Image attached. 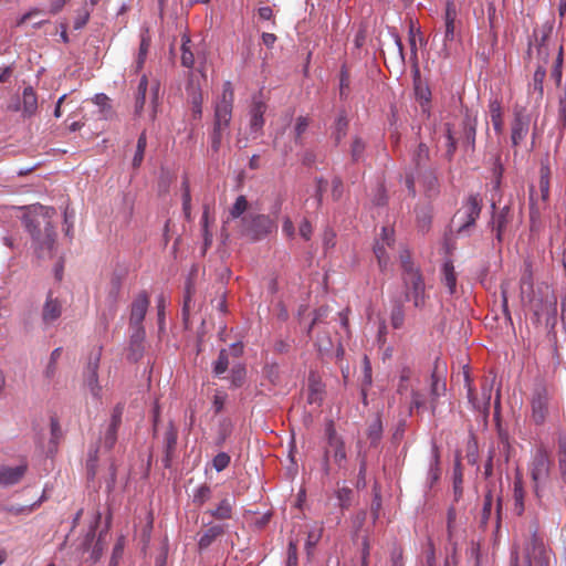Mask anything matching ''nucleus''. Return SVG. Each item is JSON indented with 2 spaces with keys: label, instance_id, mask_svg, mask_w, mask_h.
<instances>
[{
  "label": "nucleus",
  "instance_id": "43",
  "mask_svg": "<svg viewBox=\"0 0 566 566\" xmlns=\"http://www.w3.org/2000/svg\"><path fill=\"white\" fill-rule=\"evenodd\" d=\"M373 492H374V497H373V501L370 504V514L373 516V523L375 524L377 522V520L379 518L381 506H382L381 494H380L378 483L374 484Z\"/></svg>",
  "mask_w": 566,
  "mask_h": 566
},
{
  "label": "nucleus",
  "instance_id": "54",
  "mask_svg": "<svg viewBox=\"0 0 566 566\" xmlns=\"http://www.w3.org/2000/svg\"><path fill=\"white\" fill-rule=\"evenodd\" d=\"M310 125V119L305 116H298L294 126V139L298 145L303 144L302 136Z\"/></svg>",
  "mask_w": 566,
  "mask_h": 566
},
{
  "label": "nucleus",
  "instance_id": "18",
  "mask_svg": "<svg viewBox=\"0 0 566 566\" xmlns=\"http://www.w3.org/2000/svg\"><path fill=\"white\" fill-rule=\"evenodd\" d=\"M177 439H178V430L177 428L170 422L164 437V443H165V457L163 459V463L165 468H170L172 459L175 457L176 447H177Z\"/></svg>",
  "mask_w": 566,
  "mask_h": 566
},
{
  "label": "nucleus",
  "instance_id": "24",
  "mask_svg": "<svg viewBox=\"0 0 566 566\" xmlns=\"http://www.w3.org/2000/svg\"><path fill=\"white\" fill-rule=\"evenodd\" d=\"M62 313V304L57 298H54L52 296V293L50 292L48 294L45 304L42 310V319L44 323L50 324L54 321H56Z\"/></svg>",
  "mask_w": 566,
  "mask_h": 566
},
{
  "label": "nucleus",
  "instance_id": "38",
  "mask_svg": "<svg viewBox=\"0 0 566 566\" xmlns=\"http://www.w3.org/2000/svg\"><path fill=\"white\" fill-rule=\"evenodd\" d=\"M148 87V80L146 75H143L139 84L137 86L136 101H135V113L140 114L145 102H146V93Z\"/></svg>",
  "mask_w": 566,
  "mask_h": 566
},
{
  "label": "nucleus",
  "instance_id": "12",
  "mask_svg": "<svg viewBox=\"0 0 566 566\" xmlns=\"http://www.w3.org/2000/svg\"><path fill=\"white\" fill-rule=\"evenodd\" d=\"M492 209L493 214L489 226L491 227L492 231L495 232V240L497 243L502 244L506 228L513 219L512 209L510 206H504L499 211H495V203H492Z\"/></svg>",
  "mask_w": 566,
  "mask_h": 566
},
{
  "label": "nucleus",
  "instance_id": "48",
  "mask_svg": "<svg viewBox=\"0 0 566 566\" xmlns=\"http://www.w3.org/2000/svg\"><path fill=\"white\" fill-rule=\"evenodd\" d=\"M492 506H493V494L492 490L488 489L484 501H483V507H482V515H481V525L485 526L491 517L492 514Z\"/></svg>",
  "mask_w": 566,
  "mask_h": 566
},
{
  "label": "nucleus",
  "instance_id": "2",
  "mask_svg": "<svg viewBox=\"0 0 566 566\" xmlns=\"http://www.w3.org/2000/svg\"><path fill=\"white\" fill-rule=\"evenodd\" d=\"M124 409L125 405L123 402L116 403L112 410L109 422L99 433V444L90 451L86 460V473L88 480H93L97 473L99 447L105 451H111L115 447L117 442V431L122 424Z\"/></svg>",
  "mask_w": 566,
  "mask_h": 566
},
{
  "label": "nucleus",
  "instance_id": "9",
  "mask_svg": "<svg viewBox=\"0 0 566 566\" xmlns=\"http://www.w3.org/2000/svg\"><path fill=\"white\" fill-rule=\"evenodd\" d=\"M551 32L552 28L543 27L541 29H535L533 32L534 41L531 40L528 43L527 55L531 56L533 48H535L538 60L537 64H544V67H546L549 57V49L547 41L551 35Z\"/></svg>",
  "mask_w": 566,
  "mask_h": 566
},
{
  "label": "nucleus",
  "instance_id": "13",
  "mask_svg": "<svg viewBox=\"0 0 566 566\" xmlns=\"http://www.w3.org/2000/svg\"><path fill=\"white\" fill-rule=\"evenodd\" d=\"M531 116L525 107L516 106L514 108V119L512 122L511 139L514 146H517L528 134Z\"/></svg>",
  "mask_w": 566,
  "mask_h": 566
},
{
  "label": "nucleus",
  "instance_id": "5",
  "mask_svg": "<svg viewBox=\"0 0 566 566\" xmlns=\"http://www.w3.org/2000/svg\"><path fill=\"white\" fill-rule=\"evenodd\" d=\"M406 289V301H412L415 307L421 308L426 304V284L419 268L406 264V274H401Z\"/></svg>",
  "mask_w": 566,
  "mask_h": 566
},
{
  "label": "nucleus",
  "instance_id": "1",
  "mask_svg": "<svg viewBox=\"0 0 566 566\" xmlns=\"http://www.w3.org/2000/svg\"><path fill=\"white\" fill-rule=\"evenodd\" d=\"M56 211L52 207L32 206L23 214L22 222L32 238L39 258L52 256L56 232L52 219Z\"/></svg>",
  "mask_w": 566,
  "mask_h": 566
},
{
  "label": "nucleus",
  "instance_id": "64",
  "mask_svg": "<svg viewBox=\"0 0 566 566\" xmlns=\"http://www.w3.org/2000/svg\"><path fill=\"white\" fill-rule=\"evenodd\" d=\"M35 504L30 506H19V505H3L1 510L6 513L20 515V514H29L32 512Z\"/></svg>",
  "mask_w": 566,
  "mask_h": 566
},
{
  "label": "nucleus",
  "instance_id": "21",
  "mask_svg": "<svg viewBox=\"0 0 566 566\" xmlns=\"http://www.w3.org/2000/svg\"><path fill=\"white\" fill-rule=\"evenodd\" d=\"M27 469V464H20L14 468L1 465L0 485L10 486L19 483L24 476Z\"/></svg>",
  "mask_w": 566,
  "mask_h": 566
},
{
  "label": "nucleus",
  "instance_id": "36",
  "mask_svg": "<svg viewBox=\"0 0 566 566\" xmlns=\"http://www.w3.org/2000/svg\"><path fill=\"white\" fill-rule=\"evenodd\" d=\"M446 392V382L442 381L436 371L432 373L431 375V396H432V400H431V409L432 411H434L436 407H437V399L444 395Z\"/></svg>",
  "mask_w": 566,
  "mask_h": 566
},
{
  "label": "nucleus",
  "instance_id": "53",
  "mask_svg": "<svg viewBox=\"0 0 566 566\" xmlns=\"http://www.w3.org/2000/svg\"><path fill=\"white\" fill-rule=\"evenodd\" d=\"M353 495V490L347 486H342L337 489L336 497L338 500L339 506L343 510L348 509L352 505Z\"/></svg>",
  "mask_w": 566,
  "mask_h": 566
},
{
  "label": "nucleus",
  "instance_id": "11",
  "mask_svg": "<svg viewBox=\"0 0 566 566\" xmlns=\"http://www.w3.org/2000/svg\"><path fill=\"white\" fill-rule=\"evenodd\" d=\"M455 132V129H453ZM458 140L461 142L462 147L465 151H473L475 148V136H476V118L472 116L468 111L465 112L460 129L457 130Z\"/></svg>",
  "mask_w": 566,
  "mask_h": 566
},
{
  "label": "nucleus",
  "instance_id": "51",
  "mask_svg": "<svg viewBox=\"0 0 566 566\" xmlns=\"http://www.w3.org/2000/svg\"><path fill=\"white\" fill-rule=\"evenodd\" d=\"M50 428H51V440H50L49 451L52 452L53 450L56 449V446H57L60 439L62 438V430H61L59 420L55 418H51Z\"/></svg>",
  "mask_w": 566,
  "mask_h": 566
},
{
  "label": "nucleus",
  "instance_id": "45",
  "mask_svg": "<svg viewBox=\"0 0 566 566\" xmlns=\"http://www.w3.org/2000/svg\"><path fill=\"white\" fill-rule=\"evenodd\" d=\"M249 202L247 197L241 195L235 199V202L229 210V214L232 219H239L244 217L243 213L247 211Z\"/></svg>",
  "mask_w": 566,
  "mask_h": 566
},
{
  "label": "nucleus",
  "instance_id": "17",
  "mask_svg": "<svg viewBox=\"0 0 566 566\" xmlns=\"http://www.w3.org/2000/svg\"><path fill=\"white\" fill-rule=\"evenodd\" d=\"M458 12L455 4L452 1H448L446 4V12H444V57L449 55V52L447 50L448 42H451L454 40V31H455V19H457Z\"/></svg>",
  "mask_w": 566,
  "mask_h": 566
},
{
  "label": "nucleus",
  "instance_id": "58",
  "mask_svg": "<svg viewBox=\"0 0 566 566\" xmlns=\"http://www.w3.org/2000/svg\"><path fill=\"white\" fill-rule=\"evenodd\" d=\"M211 497V488L208 484L200 485L193 493V503L201 506Z\"/></svg>",
  "mask_w": 566,
  "mask_h": 566
},
{
  "label": "nucleus",
  "instance_id": "57",
  "mask_svg": "<svg viewBox=\"0 0 566 566\" xmlns=\"http://www.w3.org/2000/svg\"><path fill=\"white\" fill-rule=\"evenodd\" d=\"M545 76H546V67H544V64H537V67L533 75V88L539 95H543V82H544Z\"/></svg>",
  "mask_w": 566,
  "mask_h": 566
},
{
  "label": "nucleus",
  "instance_id": "15",
  "mask_svg": "<svg viewBox=\"0 0 566 566\" xmlns=\"http://www.w3.org/2000/svg\"><path fill=\"white\" fill-rule=\"evenodd\" d=\"M149 306V297L145 291L140 292L132 303L129 328L144 327L143 322L145 319L147 310Z\"/></svg>",
  "mask_w": 566,
  "mask_h": 566
},
{
  "label": "nucleus",
  "instance_id": "61",
  "mask_svg": "<svg viewBox=\"0 0 566 566\" xmlns=\"http://www.w3.org/2000/svg\"><path fill=\"white\" fill-rule=\"evenodd\" d=\"M558 468L560 474L566 476V439L558 440Z\"/></svg>",
  "mask_w": 566,
  "mask_h": 566
},
{
  "label": "nucleus",
  "instance_id": "62",
  "mask_svg": "<svg viewBox=\"0 0 566 566\" xmlns=\"http://www.w3.org/2000/svg\"><path fill=\"white\" fill-rule=\"evenodd\" d=\"M191 284L188 283L187 284V287H186V294H185V298H184V305H182V319H184V323L186 326H188V322H189V313H190V307H191Z\"/></svg>",
  "mask_w": 566,
  "mask_h": 566
},
{
  "label": "nucleus",
  "instance_id": "10",
  "mask_svg": "<svg viewBox=\"0 0 566 566\" xmlns=\"http://www.w3.org/2000/svg\"><path fill=\"white\" fill-rule=\"evenodd\" d=\"M329 458L333 459L339 470L346 472L347 453L344 441H336V443L329 444L324 451L322 471L325 475L331 473Z\"/></svg>",
  "mask_w": 566,
  "mask_h": 566
},
{
  "label": "nucleus",
  "instance_id": "35",
  "mask_svg": "<svg viewBox=\"0 0 566 566\" xmlns=\"http://www.w3.org/2000/svg\"><path fill=\"white\" fill-rule=\"evenodd\" d=\"M405 323V310L401 300H396L390 314V324L395 329H399Z\"/></svg>",
  "mask_w": 566,
  "mask_h": 566
},
{
  "label": "nucleus",
  "instance_id": "19",
  "mask_svg": "<svg viewBox=\"0 0 566 566\" xmlns=\"http://www.w3.org/2000/svg\"><path fill=\"white\" fill-rule=\"evenodd\" d=\"M417 179L423 187V190L428 197L437 196L439 192V180L437 177L436 168L431 167L429 169L421 170L416 172Z\"/></svg>",
  "mask_w": 566,
  "mask_h": 566
},
{
  "label": "nucleus",
  "instance_id": "16",
  "mask_svg": "<svg viewBox=\"0 0 566 566\" xmlns=\"http://www.w3.org/2000/svg\"><path fill=\"white\" fill-rule=\"evenodd\" d=\"M266 104L260 96H253L252 105L250 108V129L252 133H261L264 126V113Z\"/></svg>",
  "mask_w": 566,
  "mask_h": 566
},
{
  "label": "nucleus",
  "instance_id": "23",
  "mask_svg": "<svg viewBox=\"0 0 566 566\" xmlns=\"http://www.w3.org/2000/svg\"><path fill=\"white\" fill-rule=\"evenodd\" d=\"M227 532L226 524H212L202 534L198 541L200 551L207 549L218 537H221Z\"/></svg>",
  "mask_w": 566,
  "mask_h": 566
},
{
  "label": "nucleus",
  "instance_id": "22",
  "mask_svg": "<svg viewBox=\"0 0 566 566\" xmlns=\"http://www.w3.org/2000/svg\"><path fill=\"white\" fill-rule=\"evenodd\" d=\"M130 342H129V353L128 359L133 361H137L143 357L144 354V338H145V329L144 327L130 328Z\"/></svg>",
  "mask_w": 566,
  "mask_h": 566
},
{
  "label": "nucleus",
  "instance_id": "34",
  "mask_svg": "<svg viewBox=\"0 0 566 566\" xmlns=\"http://www.w3.org/2000/svg\"><path fill=\"white\" fill-rule=\"evenodd\" d=\"M365 151H366L365 140L359 136L353 137L350 148H349L352 163L357 164V163L364 161Z\"/></svg>",
  "mask_w": 566,
  "mask_h": 566
},
{
  "label": "nucleus",
  "instance_id": "37",
  "mask_svg": "<svg viewBox=\"0 0 566 566\" xmlns=\"http://www.w3.org/2000/svg\"><path fill=\"white\" fill-rule=\"evenodd\" d=\"M447 150L446 158L451 161L458 147V133L454 132L449 124L446 125Z\"/></svg>",
  "mask_w": 566,
  "mask_h": 566
},
{
  "label": "nucleus",
  "instance_id": "32",
  "mask_svg": "<svg viewBox=\"0 0 566 566\" xmlns=\"http://www.w3.org/2000/svg\"><path fill=\"white\" fill-rule=\"evenodd\" d=\"M382 422L379 415L376 416V418L369 423L367 429V438L370 441V447L376 448L382 437Z\"/></svg>",
  "mask_w": 566,
  "mask_h": 566
},
{
  "label": "nucleus",
  "instance_id": "52",
  "mask_svg": "<svg viewBox=\"0 0 566 566\" xmlns=\"http://www.w3.org/2000/svg\"><path fill=\"white\" fill-rule=\"evenodd\" d=\"M462 483H463V474H462L460 464L458 463L454 468V473H453V493H454L455 502H458L462 496V493H463Z\"/></svg>",
  "mask_w": 566,
  "mask_h": 566
},
{
  "label": "nucleus",
  "instance_id": "27",
  "mask_svg": "<svg viewBox=\"0 0 566 566\" xmlns=\"http://www.w3.org/2000/svg\"><path fill=\"white\" fill-rule=\"evenodd\" d=\"M206 514H209L211 517L218 521L230 520L233 516V503L230 499H222L216 509L208 510Z\"/></svg>",
  "mask_w": 566,
  "mask_h": 566
},
{
  "label": "nucleus",
  "instance_id": "42",
  "mask_svg": "<svg viewBox=\"0 0 566 566\" xmlns=\"http://www.w3.org/2000/svg\"><path fill=\"white\" fill-rule=\"evenodd\" d=\"M232 429H233V424L231 422L230 419L228 418H223L220 422H219V428H218V437H217V440H216V444L218 447H222L223 443L226 442V440L230 437V434L232 433Z\"/></svg>",
  "mask_w": 566,
  "mask_h": 566
},
{
  "label": "nucleus",
  "instance_id": "26",
  "mask_svg": "<svg viewBox=\"0 0 566 566\" xmlns=\"http://www.w3.org/2000/svg\"><path fill=\"white\" fill-rule=\"evenodd\" d=\"M549 180H551V169L548 159L542 160L539 168V180L538 188L541 192V200L543 203H546L549 198Z\"/></svg>",
  "mask_w": 566,
  "mask_h": 566
},
{
  "label": "nucleus",
  "instance_id": "7",
  "mask_svg": "<svg viewBox=\"0 0 566 566\" xmlns=\"http://www.w3.org/2000/svg\"><path fill=\"white\" fill-rule=\"evenodd\" d=\"M551 460L545 449L539 448L532 461L531 476L534 482V493L538 502H541V486L545 484L549 478Z\"/></svg>",
  "mask_w": 566,
  "mask_h": 566
},
{
  "label": "nucleus",
  "instance_id": "31",
  "mask_svg": "<svg viewBox=\"0 0 566 566\" xmlns=\"http://www.w3.org/2000/svg\"><path fill=\"white\" fill-rule=\"evenodd\" d=\"M441 469H440V454L437 447L432 449V455L428 469V485L432 488L436 482L440 479Z\"/></svg>",
  "mask_w": 566,
  "mask_h": 566
},
{
  "label": "nucleus",
  "instance_id": "60",
  "mask_svg": "<svg viewBox=\"0 0 566 566\" xmlns=\"http://www.w3.org/2000/svg\"><path fill=\"white\" fill-rule=\"evenodd\" d=\"M491 119L495 130H501L502 128V113L501 105L499 102L494 101L490 105Z\"/></svg>",
  "mask_w": 566,
  "mask_h": 566
},
{
  "label": "nucleus",
  "instance_id": "55",
  "mask_svg": "<svg viewBox=\"0 0 566 566\" xmlns=\"http://www.w3.org/2000/svg\"><path fill=\"white\" fill-rule=\"evenodd\" d=\"M374 253L377 258L378 265H379L380 270L385 271L389 263V256L387 254L385 244L380 243V242H376V244L374 247Z\"/></svg>",
  "mask_w": 566,
  "mask_h": 566
},
{
  "label": "nucleus",
  "instance_id": "39",
  "mask_svg": "<svg viewBox=\"0 0 566 566\" xmlns=\"http://www.w3.org/2000/svg\"><path fill=\"white\" fill-rule=\"evenodd\" d=\"M357 460L359 462V471H358V475H357L356 488L358 490H363L367 485V482H366L367 454H366V452L358 451L357 452Z\"/></svg>",
  "mask_w": 566,
  "mask_h": 566
},
{
  "label": "nucleus",
  "instance_id": "4",
  "mask_svg": "<svg viewBox=\"0 0 566 566\" xmlns=\"http://www.w3.org/2000/svg\"><path fill=\"white\" fill-rule=\"evenodd\" d=\"M276 230V223L266 214L248 213L241 218V234L252 241H260Z\"/></svg>",
  "mask_w": 566,
  "mask_h": 566
},
{
  "label": "nucleus",
  "instance_id": "46",
  "mask_svg": "<svg viewBox=\"0 0 566 566\" xmlns=\"http://www.w3.org/2000/svg\"><path fill=\"white\" fill-rule=\"evenodd\" d=\"M147 146L146 133L143 132L137 140L136 151L133 158V167L137 168L142 165L144 159L145 149Z\"/></svg>",
  "mask_w": 566,
  "mask_h": 566
},
{
  "label": "nucleus",
  "instance_id": "41",
  "mask_svg": "<svg viewBox=\"0 0 566 566\" xmlns=\"http://www.w3.org/2000/svg\"><path fill=\"white\" fill-rule=\"evenodd\" d=\"M190 38L188 35H182V43H181V65L191 69L195 64V56L191 52L189 44Z\"/></svg>",
  "mask_w": 566,
  "mask_h": 566
},
{
  "label": "nucleus",
  "instance_id": "56",
  "mask_svg": "<svg viewBox=\"0 0 566 566\" xmlns=\"http://www.w3.org/2000/svg\"><path fill=\"white\" fill-rule=\"evenodd\" d=\"M190 102H191V111H192L193 118L195 119L201 118V114H202L201 92L198 90H192L191 96H190Z\"/></svg>",
  "mask_w": 566,
  "mask_h": 566
},
{
  "label": "nucleus",
  "instance_id": "3",
  "mask_svg": "<svg viewBox=\"0 0 566 566\" xmlns=\"http://www.w3.org/2000/svg\"><path fill=\"white\" fill-rule=\"evenodd\" d=\"M234 92L231 82H226L222 94L214 106L213 129L210 135L211 150L217 154L220 150L223 133L228 129L233 108Z\"/></svg>",
  "mask_w": 566,
  "mask_h": 566
},
{
  "label": "nucleus",
  "instance_id": "50",
  "mask_svg": "<svg viewBox=\"0 0 566 566\" xmlns=\"http://www.w3.org/2000/svg\"><path fill=\"white\" fill-rule=\"evenodd\" d=\"M181 188H182V210H184L185 217L187 219H190L191 195H190L189 181L187 178H185L182 180Z\"/></svg>",
  "mask_w": 566,
  "mask_h": 566
},
{
  "label": "nucleus",
  "instance_id": "49",
  "mask_svg": "<svg viewBox=\"0 0 566 566\" xmlns=\"http://www.w3.org/2000/svg\"><path fill=\"white\" fill-rule=\"evenodd\" d=\"M99 520H101V514L98 513L95 517L94 524L91 525L90 531L85 535V537L80 546V549L82 551V553H86L92 548V546L94 544V539H95L96 526H97Z\"/></svg>",
  "mask_w": 566,
  "mask_h": 566
},
{
  "label": "nucleus",
  "instance_id": "28",
  "mask_svg": "<svg viewBox=\"0 0 566 566\" xmlns=\"http://www.w3.org/2000/svg\"><path fill=\"white\" fill-rule=\"evenodd\" d=\"M441 281L448 287L449 293L452 295L457 290V273L452 261L448 260L442 264Z\"/></svg>",
  "mask_w": 566,
  "mask_h": 566
},
{
  "label": "nucleus",
  "instance_id": "29",
  "mask_svg": "<svg viewBox=\"0 0 566 566\" xmlns=\"http://www.w3.org/2000/svg\"><path fill=\"white\" fill-rule=\"evenodd\" d=\"M524 499L525 491L523 488V482L520 478H516L513 488V512L517 516H521L525 511Z\"/></svg>",
  "mask_w": 566,
  "mask_h": 566
},
{
  "label": "nucleus",
  "instance_id": "33",
  "mask_svg": "<svg viewBox=\"0 0 566 566\" xmlns=\"http://www.w3.org/2000/svg\"><path fill=\"white\" fill-rule=\"evenodd\" d=\"M120 289H122L120 279L118 276L112 277L108 294L106 297V302L108 303L109 311H111L112 315H114V313L116 311V304L119 298Z\"/></svg>",
  "mask_w": 566,
  "mask_h": 566
},
{
  "label": "nucleus",
  "instance_id": "14",
  "mask_svg": "<svg viewBox=\"0 0 566 566\" xmlns=\"http://www.w3.org/2000/svg\"><path fill=\"white\" fill-rule=\"evenodd\" d=\"M548 413V396L544 387L535 389L532 398V420L536 424L544 423Z\"/></svg>",
  "mask_w": 566,
  "mask_h": 566
},
{
  "label": "nucleus",
  "instance_id": "63",
  "mask_svg": "<svg viewBox=\"0 0 566 566\" xmlns=\"http://www.w3.org/2000/svg\"><path fill=\"white\" fill-rule=\"evenodd\" d=\"M230 455L226 452H219L212 460V465L217 472L223 471L230 463Z\"/></svg>",
  "mask_w": 566,
  "mask_h": 566
},
{
  "label": "nucleus",
  "instance_id": "30",
  "mask_svg": "<svg viewBox=\"0 0 566 566\" xmlns=\"http://www.w3.org/2000/svg\"><path fill=\"white\" fill-rule=\"evenodd\" d=\"M348 125H349L348 118H347L345 112L343 111L338 114V116L333 125L332 137H333L336 146H338L340 144V142L343 140V138L347 135Z\"/></svg>",
  "mask_w": 566,
  "mask_h": 566
},
{
  "label": "nucleus",
  "instance_id": "25",
  "mask_svg": "<svg viewBox=\"0 0 566 566\" xmlns=\"http://www.w3.org/2000/svg\"><path fill=\"white\" fill-rule=\"evenodd\" d=\"M38 111V96L32 86H27L22 94V115L32 117Z\"/></svg>",
  "mask_w": 566,
  "mask_h": 566
},
{
  "label": "nucleus",
  "instance_id": "59",
  "mask_svg": "<svg viewBox=\"0 0 566 566\" xmlns=\"http://www.w3.org/2000/svg\"><path fill=\"white\" fill-rule=\"evenodd\" d=\"M349 85H350V75H349V72L346 69V66L343 65L342 69H340V74H339V95H340V98L347 97L348 91H349Z\"/></svg>",
  "mask_w": 566,
  "mask_h": 566
},
{
  "label": "nucleus",
  "instance_id": "20",
  "mask_svg": "<svg viewBox=\"0 0 566 566\" xmlns=\"http://www.w3.org/2000/svg\"><path fill=\"white\" fill-rule=\"evenodd\" d=\"M412 170L419 172L424 169L431 168L430 150L427 144L419 143L411 155Z\"/></svg>",
  "mask_w": 566,
  "mask_h": 566
},
{
  "label": "nucleus",
  "instance_id": "44",
  "mask_svg": "<svg viewBox=\"0 0 566 566\" xmlns=\"http://www.w3.org/2000/svg\"><path fill=\"white\" fill-rule=\"evenodd\" d=\"M247 369L244 365L237 364L232 367L230 374L231 386L234 388L241 387L245 381Z\"/></svg>",
  "mask_w": 566,
  "mask_h": 566
},
{
  "label": "nucleus",
  "instance_id": "8",
  "mask_svg": "<svg viewBox=\"0 0 566 566\" xmlns=\"http://www.w3.org/2000/svg\"><path fill=\"white\" fill-rule=\"evenodd\" d=\"M99 360L101 350L92 353L88 356L87 364L83 370V384L88 388L91 395L95 399H101L102 397V386L98 380Z\"/></svg>",
  "mask_w": 566,
  "mask_h": 566
},
{
  "label": "nucleus",
  "instance_id": "40",
  "mask_svg": "<svg viewBox=\"0 0 566 566\" xmlns=\"http://www.w3.org/2000/svg\"><path fill=\"white\" fill-rule=\"evenodd\" d=\"M230 365V353L227 348H222L219 352L217 360L213 363V374L221 376L224 374Z\"/></svg>",
  "mask_w": 566,
  "mask_h": 566
},
{
  "label": "nucleus",
  "instance_id": "47",
  "mask_svg": "<svg viewBox=\"0 0 566 566\" xmlns=\"http://www.w3.org/2000/svg\"><path fill=\"white\" fill-rule=\"evenodd\" d=\"M563 62H564L563 46H559L557 56L555 59L553 69L551 71V76L555 81L556 85H559L562 82Z\"/></svg>",
  "mask_w": 566,
  "mask_h": 566
},
{
  "label": "nucleus",
  "instance_id": "6",
  "mask_svg": "<svg viewBox=\"0 0 566 566\" xmlns=\"http://www.w3.org/2000/svg\"><path fill=\"white\" fill-rule=\"evenodd\" d=\"M482 210V199L480 195H470L462 208L457 211L452 222L458 223L457 233L467 234L475 226Z\"/></svg>",
  "mask_w": 566,
  "mask_h": 566
}]
</instances>
